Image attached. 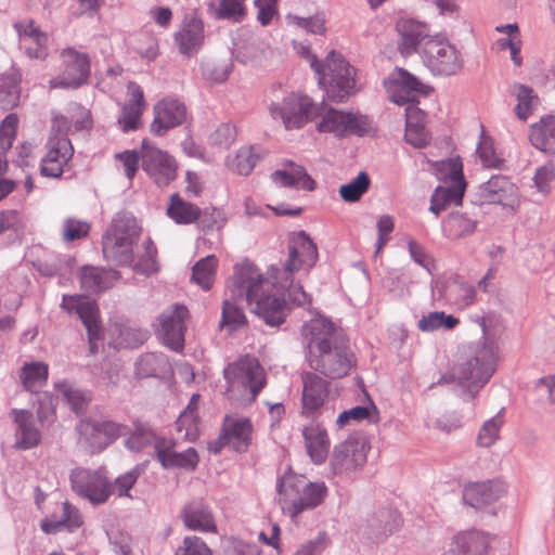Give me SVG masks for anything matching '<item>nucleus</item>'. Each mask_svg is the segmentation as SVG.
I'll use <instances>...</instances> for the list:
<instances>
[{
	"label": "nucleus",
	"mask_w": 555,
	"mask_h": 555,
	"mask_svg": "<svg viewBox=\"0 0 555 555\" xmlns=\"http://www.w3.org/2000/svg\"><path fill=\"white\" fill-rule=\"evenodd\" d=\"M512 92L517 100L515 113L519 119L526 120L537 105L538 98L533 94L531 88L521 83L514 85Z\"/></svg>",
	"instance_id": "603ef678"
},
{
	"label": "nucleus",
	"mask_w": 555,
	"mask_h": 555,
	"mask_svg": "<svg viewBox=\"0 0 555 555\" xmlns=\"http://www.w3.org/2000/svg\"><path fill=\"white\" fill-rule=\"evenodd\" d=\"M61 307L68 313L78 314L88 333L90 352H96L101 326L95 301L81 295H64Z\"/></svg>",
	"instance_id": "dca6fc26"
},
{
	"label": "nucleus",
	"mask_w": 555,
	"mask_h": 555,
	"mask_svg": "<svg viewBox=\"0 0 555 555\" xmlns=\"http://www.w3.org/2000/svg\"><path fill=\"white\" fill-rule=\"evenodd\" d=\"M273 119L281 120L286 129L300 128L320 114L319 105L307 95L291 93L281 102L270 105Z\"/></svg>",
	"instance_id": "9b49d317"
},
{
	"label": "nucleus",
	"mask_w": 555,
	"mask_h": 555,
	"mask_svg": "<svg viewBox=\"0 0 555 555\" xmlns=\"http://www.w3.org/2000/svg\"><path fill=\"white\" fill-rule=\"evenodd\" d=\"M503 424L504 415L502 409L493 417L483 422L477 436V444L482 448L492 447L500 437V430Z\"/></svg>",
	"instance_id": "8fccbe9b"
},
{
	"label": "nucleus",
	"mask_w": 555,
	"mask_h": 555,
	"mask_svg": "<svg viewBox=\"0 0 555 555\" xmlns=\"http://www.w3.org/2000/svg\"><path fill=\"white\" fill-rule=\"evenodd\" d=\"M115 348H133L143 344L147 338V332L130 326H116L112 331Z\"/></svg>",
	"instance_id": "3c124183"
},
{
	"label": "nucleus",
	"mask_w": 555,
	"mask_h": 555,
	"mask_svg": "<svg viewBox=\"0 0 555 555\" xmlns=\"http://www.w3.org/2000/svg\"><path fill=\"white\" fill-rule=\"evenodd\" d=\"M176 555H211V551L201 538L191 535L184 538Z\"/></svg>",
	"instance_id": "774afa93"
},
{
	"label": "nucleus",
	"mask_w": 555,
	"mask_h": 555,
	"mask_svg": "<svg viewBox=\"0 0 555 555\" xmlns=\"http://www.w3.org/2000/svg\"><path fill=\"white\" fill-rule=\"evenodd\" d=\"M118 278L119 275L116 271L85 267L80 273V283L86 291L96 293L111 287Z\"/></svg>",
	"instance_id": "ea45409f"
},
{
	"label": "nucleus",
	"mask_w": 555,
	"mask_h": 555,
	"mask_svg": "<svg viewBox=\"0 0 555 555\" xmlns=\"http://www.w3.org/2000/svg\"><path fill=\"white\" fill-rule=\"evenodd\" d=\"M271 180L276 186L314 190L315 183L300 165L288 164L271 175Z\"/></svg>",
	"instance_id": "473e14b6"
},
{
	"label": "nucleus",
	"mask_w": 555,
	"mask_h": 555,
	"mask_svg": "<svg viewBox=\"0 0 555 555\" xmlns=\"http://www.w3.org/2000/svg\"><path fill=\"white\" fill-rule=\"evenodd\" d=\"M246 0H207L206 7L210 16L217 20L241 22L245 16Z\"/></svg>",
	"instance_id": "58836bf2"
},
{
	"label": "nucleus",
	"mask_w": 555,
	"mask_h": 555,
	"mask_svg": "<svg viewBox=\"0 0 555 555\" xmlns=\"http://www.w3.org/2000/svg\"><path fill=\"white\" fill-rule=\"evenodd\" d=\"M325 16L322 13H318L311 17H301L294 14L286 15V22L289 26L304 29L314 35H323L325 33Z\"/></svg>",
	"instance_id": "5fc2aeb1"
},
{
	"label": "nucleus",
	"mask_w": 555,
	"mask_h": 555,
	"mask_svg": "<svg viewBox=\"0 0 555 555\" xmlns=\"http://www.w3.org/2000/svg\"><path fill=\"white\" fill-rule=\"evenodd\" d=\"M397 31L399 35L398 49L404 56L414 53L420 54V49L427 39H433L435 35L430 34L429 27L414 20H400L397 23Z\"/></svg>",
	"instance_id": "4be33fe9"
},
{
	"label": "nucleus",
	"mask_w": 555,
	"mask_h": 555,
	"mask_svg": "<svg viewBox=\"0 0 555 555\" xmlns=\"http://www.w3.org/2000/svg\"><path fill=\"white\" fill-rule=\"evenodd\" d=\"M495 31L504 35V37L496 39L493 43V49L496 51L508 50L521 38L519 27L516 23L499 25L495 27Z\"/></svg>",
	"instance_id": "052dcab7"
},
{
	"label": "nucleus",
	"mask_w": 555,
	"mask_h": 555,
	"mask_svg": "<svg viewBox=\"0 0 555 555\" xmlns=\"http://www.w3.org/2000/svg\"><path fill=\"white\" fill-rule=\"evenodd\" d=\"M480 195L490 204H500L511 209L519 203L517 186L505 176H492L480 186Z\"/></svg>",
	"instance_id": "5701e85b"
},
{
	"label": "nucleus",
	"mask_w": 555,
	"mask_h": 555,
	"mask_svg": "<svg viewBox=\"0 0 555 555\" xmlns=\"http://www.w3.org/2000/svg\"><path fill=\"white\" fill-rule=\"evenodd\" d=\"M218 260L216 256L209 255L198 260L192 271V280L203 289L208 291L214 283Z\"/></svg>",
	"instance_id": "de8ad7c7"
},
{
	"label": "nucleus",
	"mask_w": 555,
	"mask_h": 555,
	"mask_svg": "<svg viewBox=\"0 0 555 555\" xmlns=\"http://www.w3.org/2000/svg\"><path fill=\"white\" fill-rule=\"evenodd\" d=\"M253 424L249 418L241 415H230L224 418L221 440L234 450L244 452L251 442Z\"/></svg>",
	"instance_id": "cd10ccee"
},
{
	"label": "nucleus",
	"mask_w": 555,
	"mask_h": 555,
	"mask_svg": "<svg viewBox=\"0 0 555 555\" xmlns=\"http://www.w3.org/2000/svg\"><path fill=\"white\" fill-rule=\"evenodd\" d=\"M477 221L461 211L451 212L443 222V230L448 237L461 238L475 232Z\"/></svg>",
	"instance_id": "a18cd8bd"
},
{
	"label": "nucleus",
	"mask_w": 555,
	"mask_h": 555,
	"mask_svg": "<svg viewBox=\"0 0 555 555\" xmlns=\"http://www.w3.org/2000/svg\"><path fill=\"white\" fill-rule=\"evenodd\" d=\"M473 321L482 332L480 340L462 345L459 349L456 363L450 371L449 379L477 392L495 371L496 352L493 347V334L490 330V318L475 315Z\"/></svg>",
	"instance_id": "7ed1b4c3"
},
{
	"label": "nucleus",
	"mask_w": 555,
	"mask_h": 555,
	"mask_svg": "<svg viewBox=\"0 0 555 555\" xmlns=\"http://www.w3.org/2000/svg\"><path fill=\"white\" fill-rule=\"evenodd\" d=\"M189 311L185 306L175 304L165 309L158 317V334L164 344L175 351L184 346L185 320Z\"/></svg>",
	"instance_id": "a211bd4d"
},
{
	"label": "nucleus",
	"mask_w": 555,
	"mask_h": 555,
	"mask_svg": "<svg viewBox=\"0 0 555 555\" xmlns=\"http://www.w3.org/2000/svg\"><path fill=\"white\" fill-rule=\"evenodd\" d=\"M231 297L224 299L222 305V321L221 325H229L232 327H238L245 324L246 318L242 309L237 306V304L234 301V299H242L245 300V298L242 297H234L233 294L230 292Z\"/></svg>",
	"instance_id": "13d9d810"
},
{
	"label": "nucleus",
	"mask_w": 555,
	"mask_h": 555,
	"mask_svg": "<svg viewBox=\"0 0 555 555\" xmlns=\"http://www.w3.org/2000/svg\"><path fill=\"white\" fill-rule=\"evenodd\" d=\"M227 393L230 398L251 403L266 386V374L259 361L250 356L241 357L223 370Z\"/></svg>",
	"instance_id": "0eeeda50"
},
{
	"label": "nucleus",
	"mask_w": 555,
	"mask_h": 555,
	"mask_svg": "<svg viewBox=\"0 0 555 555\" xmlns=\"http://www.w3.org/2000/svg\"><path fill=\"white\" fill-rule=\"evenodd\" d=\"M302 380V411L306 415L315 413L331 396V383L318 372H305Z\"/></svg>",
	"instance_id": "412c9836"
},
{
	"label": "nucleus",
	"mask_w": 555,
	"mask_h": 555,
	"mask_svg": "<svg viewBox=\"0 0 555 555\" xmlns=\"http://www.w3.org/2000/svg\"><path fill=\"white\" fill-rule=\"evenodd\" d=\"M15 428V448L28 450L37 447L41 440V431L30 411L13 409L12 412Z\"/></svg>",
	"instance_id": "bb28decb"
},
{
	"label": "nucleus",
	"mask_w": 555,
	"mask_h": 555,
	"mask_svg": "<svg viewBox=\"0 0 555 555\" xmlns=\"http://www.w3.org/2000/svg\"><path fill=\"white\" fill-rule=\"evenodd\" d=\"M302 344L309 366L336 379L349 374L354 365L353 353L335 324L321 315L304 323Z\"/></svg>",
	"instance_id": "f257e3e1"
},
{
	"label": "nucleus",
	"mask_w": 555,
	"mask_h": 555,
	"mask_svg": "<svg viewBox=\"0 0 555 555\" xmlns=\"http://www.w3.org/2000/svg\"><path fill=\"white\" fill-rule=\"evenodd\" d=\"M401 526V517L395 509L383 508L367 519L366 530L371 538L383 541Z\"/></svg>",
	"instance_id": "2f4dec72"
},
{
	"label": "nucleus",
	"mask_w": 555,
	"mask_h": 555,
	"mask_svg": "<svg viewBox=\"0 0 555 555\" xmlns=\"http://www.w3.org/2000/svg\"><path fill=\"white\" fill-rule=\"evenodd\" d=\"M279 502L292 518L319 506L327 494L324 482H311L304 476L285 474L278 481Z\"/></svg>",
	"instance_id": "423d86ee"
},
{
	"label": "nucleus",
	"mask_w": 555,
	"mask_h": 555,
	"mask_svg": "<svg viewBox=\"0 0 555 555\" xmlns=\"http://www.w3.org/2000/svg\"><path fill=\"white\" fill-rule=\"evenodd\" d=\"M369 186L370 178L366 172L361 171L352 181L340 186L339 194L346 202H357L367 191Z\"/></svg>",
	"instance_id": "6e6d98bb"
},
{
	"label": "nucleus",
	"mask_w": 555,
	"mask_h": 555,
	"mask_svg": "<svg viewBox=\"0 0 555 555\" xmlns=\"http://www.w3.org/2000/svg\"><path fill=\"white\" fill-rule=\"evenodd\" d=\"M505 491L506 487L501 481L473 483L465 488L463 499L470 506L479 508L496 501Z\"/></svg>",
	"instance_id": "7c9ffc66"
},
{
	"label": "nucleus",
	"mask_w": 555,
	"mask_h": 555,
	"mask_svg": "<svg viewBox=\"0 0 555 555\" xmlns=\"http://www.w3.org/2000/svg\"><path fill=\"white\" fill-rule=\"evenodd\" d=\"M262 53V44L258 38H250L246 42L237 43L235 48L236 59L246 64L259 61Z\"/></svg>",
	"instance_id": "bf43d9fd"
},
{
	"label": "nucleus",
	"mask_w": 555,
	"mask_h": 555,
	"mask_svg": "<svg viewBox=\"0 0 555 555\" xmlns=\"http://www.w3.org/2000/svg\"><path fill=\"white\" fill-rule=\"evenodd\" d=\"M530 142L540 151L555 154V116L542 117L531 126Z\"/></svg>",
	"instance_id": "4c0bfd02"
},
{
	"label": "nucleus",
	"mask_w": 555,
	"mask_h": 555,
	"mask_svg": "<svg viewBox=\"0 0 555 555\" xmlns=\"http://www.w3.org/2000/svg\"><path fill=\"white\" fill-rule=\"evenodd\" d=\"M234 297L245 298L251 312L262 319L266 324L276 326L284 322L287 307L283 291L262 278L259 269L249 262L236 264L234 274L228 285Z\"/></svg>",
	"instance_id": "f03ea898"
},
{
	"label": "nucleus",
	"mask_w": 555,
	"mask_h": 555,
	"mask_svg": "<svg viewBox=\"0 0 555 555\" xmlns=\"http://www.w3.org/2000/svg\"><path fill=\"white\" fill-rule=\"evenodd\" d=\"M167 214L176 223L189 224L199 218L201 209L196 205L183 201L178 194H173L170 197Z\"/></svg>",
	"instance_id": "37998d69"
},
{
	"label": "nucleus",
	"mask_w": 555,
	"mask_h": 555,
	"mask_svg": "<svg viewBox=\"0 0 555 555\" xmlns=\"http://www.w3.org/2000/svg\"><path fill=\"white\" fill-rule=\"evenodd\" d=\"M204 38V23L191 17L185 20L175 34V43L181 54L191 57L201 50Z\"/></svg>",
	"instance_id": "c85d7f7f"
},
{
	"label": "nucleus",
	"mask_w": 555,
	"mask_h": 555,
	"mask_svg": "<svg viewBox=\"0 0 555 555\" xmlns=\"http://www.w3.org/2000/svg\"><path fill=\"white\" fill-rule=\"evenodd\" d=\"M390 83V100L399 105L409 103L405 108V127H410V124H414V127L425 125L424 113L413 104L415 92L422 91L423 83L404 69H399Z\"/></svg>",
	"instance_id": "4468645a"
},
{
	"label": "nucleus",
	"mask_w": 555,
	"mask_h": 555,
	"mask_svg": "<svg viewBox=\"0 0 555 555\" xmlns=\"http://www.w3.org/2000/svg\"><path fill=\"white\" fill-rule=\"evenodd\" d=\"M258 159L259 155L254 146H242L234 156L228 159V166L232 171L247 176L251 172Z\"/></svg>",
	"instance_id": "09e8293b"
},
{
	"label": "nucleus",
	"mask_w": 555,
	"mask_h": 555,
	"mask_svg": "<svg viewBox=\"0 0 555 555\" xmlns=\"http://www.w3.org/2000/svg\"><path fill=\"white\" fill-rule=\"evenodd\" d=\"M555 183V166L553 163H546L535 169L533 176V186L538 192L547 194Z\"/></svg>",
	"instance_id": "680f3d73"
},
{
	"label": "nucleus",
	"mask_w": 555,
	"mask_h": 555,
	"mask_svg": "<svg viewBox=\"0 0 555 555\" xmlns=\"http://www.w3.org/2000/svg\"><path fill=\"white\" fill-rule=\"evenodd\" d=\"M135 242L126 237L106 233L102 237V249L106 260L118 266H131L133 271L150 275L158 271L156 261V247L154 243L147 238L144 244V253L138 259L133 256V246Z\"/></svg>",
	"instance_id": "6e6552de"
},
{
	"label": "nucleus",
	"mask_w": 555,
	"mask_h": 555,
	"mask_svg": "<svg viewBox=\"0 0 555 555\" xmlns=\"http://www.w3.org/2000/svg\"><path fill=\"white\" fill-rule=\"evenodd\" d=\"M319 107L320 114L317 118L321 120L317 128L320 132L333 133L336 137H344L347 133L363 135L372 129V120L365 115L327 108L323 104Z\"/></svg>",
	"instance_id": "ddd939ff"
},
{
	"label": "nucleus",
	"mask_w": 555,
	"mask_h": 555,
	"mask_svg": "<svg viewBox=\"0 0 555 555\" xmlns=\"http://www.w3.org/2000/svg\"><path fill=\"white\" fill-rule=\"evenodd\" d=\"M20 78L13 74L0 80V108L11 109L20 101Z\"/></svg>",
	"instance_id": "864d4df0"
},
{
	"label": "nucleus",
	"mask_w": 555,
	"mask_h": 555,
	"mask_svg": "<svg viewBox=\"0 0 555 555\" xmlns=\"http://www.w3.org/2000/svg\"><path fill=\"white\" fill-rule=\"evenodd\" d=\"M428 163L433 166L434 175L442 181L440 186H447V190L453 193L455 198L463 197L466 182L463 177V164L460 157Z\"/></svg>",
	"instance_id": "a878e982"
},
{
	"label": "nucleus",
	"mask_w": 555,
	"mask_h": 555,
	"mask_svg": "<svg viewBox=\"0 0 555 555\" xmlns=\"http://www.w3.org/2000/svg\"><path fill=\"white\" fill-rule=\"evenodd\" d=\"M302 434L308 454L312 462L315 464L323 463L327 456L330 448V440L327 438L326 430L319 424H311L304 429Z\"/></svg>",
	"instance_id": "f704fd0d"
},
{
	"label": "nucleus",
	"mask_w": 555,
	"mask_h": 555,
	"mask_svg": "<svg viewBox=\"0 0 555 555\" xmlns=\"http://www.w3.org/2000/svg\"><path fill=\"white\" fill-rule=\"evenodd\" d=\"M90 224L76 218H66L63 222L62 236L65 242L80 240L88 235Z\"/></svg>",
	"instance_id": "69168bd1"
},
{
	"label": "nucleus",
	"mask_w": 555,
	"mask_h": 555,
	"mask_svg": "<svg viewBox=\"0 0 555 555\" xmlns=\"http://www.w3.org/2000/svg\"><path fill=\"white\" fill-rule=\"evenodd\" d=\"M128 100L121 106L117 122L124 132L138 130L142 126L141 117L145 109V99L142 88L130 81L127 86Z\"/></svg>",
	"instance_id": "b1692460"
},
{
	"label": "nucleus",
	"mask_w": 555,
	"mask_h": 555,
	"mask_svg": "<svg viewBox=\"0 0 555 555\" xmlns=\"http://www.w3.org/2000/svg\"><path fill=\"white\" fill-rule=\"evenodd\" d=\"M142 228L135 217L128 212H119L112 220L106 233L126 237L129 241L138 242Z\"/></svg>",
	"instance_id": "c03bdc74"
},
{
	"label": "nucleus",
	"mask_w": 555,
	"mask_h": 555,
	"mask_svg": "<svg viewBox=\"0 0 555 555\" xmlns=\"http://www.w3.org/2000/svg\"><path fill=\"white\" fill-rule=\"evenodd\" d=\"M64 64L63 72L50 80L51 88H78L83 85L90 75V61L86 53L73 48L61 52Z\"/></svg>",
	"instance_id": "f3484780"
},
{
	"label": "nucleus",
	"mask_w": 555,
	"mask_h": 555,
	"mask_svg": "<svg viewBox=\"0 0 555 555\" xmlns=\"http://www.w3.org/2000/svg\"><path fill=\"white\" fill-rule=\"evenodd\" d=\"M177 430L180 434H183V437L193 441L198 436V424H197V415L196 413L189 409H185L179 416L177 421Z\"/></svg>",
	"instance_id": "e2e57ef3"
},
{
	"label": "nucleus",
	"mask_w": 555,
	"mask_h": 555,
	"mask_svg": "<svg viewBox=\"0 0 555 555\" xmlns=\"http://www.w3.org/2000/svg\"><path fill=\"white\" fill-rule=\"evenodd\" d=\"M158 437L149 428L140 427L135 429L127 439L126 447L134 452L143 450L147 446L155 447Z\"/></svg>",
	"instance_id": "0e129e2a"
},
{
	"label": "nucleus",
	"mask_w": 555,
	"mask_h": 555,
	"mask_svg": "<svg viewBox=\"0 0 555 555\" xmlns=\"http://www.w3.org/2000/svg\"><path fill=\"white\" fill-rule=\"evenodd\" d=\"M317 260V245L309 235L304 231L294 232L289 236L287 260L283 268L273 270L271 278L274 280V286L287 291L288 298L293 304L297 306L309 304V295L300 284L294 283L293 274L299 271H309Z\"/></svg>",
	"instance_id": "20e7f679"
},
{
	"label": "nucleus",
	"mask_w": 555,
	"mask_h": 555,
	"mask_svg": "<svg viewBox=\"0 0 555 555\" xmlns=\"http://www.w3.org/2000/svg\"><path fill=\"white\" fill-rule=\"evenodd\" d=\"M302 55L309 61L319 85L330 99L341 102L356 92V69L341 54L331 51L322 63L318 62L309 48H302Z\"/></svg>",
	"instance_id": "39448f33"
},
{
	"label": "nucleus",
	"mask_w": 555,
	"mask_h": 555,
	"mask_svg": "<svg viewBox=\"0 0 555 555\" xmlns=\"http://www.w3.org/2000/svg\"><path fill=\"white\" fill-rule=\"evenodd\" d=\"M154 119L151 132L164 135L167 131L182 125L186 119V107L179 99L167 96L154 105Z\"/></svg>",
	"instance_id": "aec40b11"
},
{
	"label": "nucleus",
	"mask_w": 555,
	"mask_h": 555,
	"mask_svg": "<svg viewBox=\"0 0 555 555\" xmlns=\"http://www.w3.org/2000/svg\"><path fill=\"white\" fill-rule=\"evenodd\" d=\"M406 248L411 259L416 264L424 268L429 274H434L437 269L435 259L422 244L412 237H408Z\"/></svg>",
	"instance_id": "4d7b16f0"
},
{
	"label": "nucleus",
	"mask_w": 555,
	"mask_h": 555,
	"mask_svg": "<svg viewBox=\"0 0 555 555\" xmlns=\"http://www.w3.org/2000/svg\"><path fill=\"white\" fill-rule=\"evenodd\" d=\"M69 122L64 115L54 114L51 133L46 143V154L41 158L40 172L43 177L59 178L64 171V166L72 158L74 147L67 138Z\"/></svg>",
	"instance_id": "1a4fd4ad"
},
{
	"label": "nucleus",
	"mask_w": 555,
	"mask_h": 555,
	"mask_svg": "<svg viewBox=\"0 0 555 555\" xmlns=\"http://www.w3.org/2000/svg\"><path fill=\"white\" fill-rule=\"evenodd\" d=\"M83 525V517L79 509L69 502L61 504V515H52L41 521V530L52 534L60 531L74 532Z\"/></svg>",
	"instance_id": "c756f323"
},
{
	"label": "nucleus",
	"mask_w": 555,
	"mask_h": 555,
	"mask_svg": "<svg viewBox=\"0 0 555 555\" xmlns=\"http://www.w3.org/2000/svg\"><path fill=\"white\" fill-rule=\"evenodd\" d=\"M460 320L452 314H447L443 311H433L423 315L417 322V328L421 332L431 333L436 331H450L453 330Z\"/></svg>",
	"instance_id": "49530a36"
},
{
	"label": "nucleus",
	"mask_w": 555,
	"mask_h": 555,
	"mask_svg": "<svg viewBox=\"0 0 555 555\" xmlns=\"http://www.w3.org/2000/svg\"><path fill=\"white\" fill-rule=\"evenodd\" d=\"M77 433L78 444L85 450L94 453L104 449L99 421L81 420L77 425Z\"/></svg>",
	"instance_id": "a19ab883"
},
{
	"label": "nucleus",
	"mask_w": 555,
	"mask_h": 555,
	"mask_svg": "<svg viewBox=\"0 0 555 555\" xmlns=\"http://www.w3.org/2000/svg\"><path fill=\"white\" fill-rule=\"evenodd\" d=\"M366 446L362 439L350 437L336 446L331 459L335 475H350L366 463Z\"/></svg>",
	"instance_id": "6ab92c4d"
},
{
	"label": "nucleus",
	"mask_w": 555,
	"mask_h": 555,
	"mask_svg": "<svg viewBox=\"0 0 555 555\" xmlns=\"http://www.w3.org/2000/svg\"><path fill=\"white\" fill-rule=\"evenodd\" d=\"M140 158L142 169L158 186H166L176 179V160L167 152L145 140L142 143Z\"/></svg>",
	"instance_id": "2eb2a0df"
},
{
	"label": "nucleus",
	"mask_w": 555,
	"mask_h": 555,
	"mask_svg": "<svg viewBox=\"0 0 555 555\" xmlns=\"http://www.w3.org/2000/svg\"><path fill=\"white\" fill-rule=\"evenodd\" d=\"M171 373V365L163 353L149 352L135 362V375L140 378L165 377Z\"/></svg>",
	"instance_id": "c9c22d12"
},
{
	"label": "nucleus",
	"mask_w": 555,
	"mask_h": 555,
	"mask_svg": "<svg viewBox=\"0 0 555 555\" xmlns=\"http://www.w3.org/2000/svg\"><path fill=\"white\" fill-rule=\"evenodd\" d=\"M420 56L434 76H454L464 67V59L460 50L446 36L438 34L425 41L420 49Z\"/></svg>",
	"instance_id": "9d476101"
},
{
	"label": "nucleus",
	"mask_w": 555,
	"mask_h": 555,
	"mask_svg": "<svg viewBox=\"0 0 555 555\" xmlns=\"http://www.w3.org/2000/svg\"><path fill=\"white\" fill-rule=\"evenodd\" d=\"M183 521L193 530L216 531V524L209 508L201 501L192 502L184 507Z\"/></svg>",
	"instance_id": "e433bc0d"
},
{
	"label": "nucleus",
	"mask_w": 555,
	"mask_h": 555,
	"mask_svg": "<svg viewBox=\"0 0 555 555\" xmlns=\"http://www.w3.org/2000/svg\"><path fill=\"white\" fill-rule=\"evenodd\" d=\"M21 49L30 59L43 60L48 56V35L35 26L33 21H22L15 24Z\"/></svg>",
	"instance_id": "393cba45"
},
{
	"label": "nucleus",
	"mask_w": 555,
	"mask_h": 555,
	"mask_svg": "<svg viewBox=\"0 0 555 555\" xmlns=\"http://www.w3.org/2000/svg\"><path fill=\"white\" fill-rule=\"evenodd\" d=\"M69 480L72 490L92 505L105 503L113 493L112 483L103 468L77 467L72 470Z\"/></svg>",
	"instance_id": "f8f14e48"
},
{
	"label": "nucleus",
	"mask_w": 555,
	"mask_h": 555,
	"mask_svg": "<svg viewBox=\"0 0 555 555\" xmlns=\"http://www.w3.org/2000/svg\"><path fill=\"white\" fill-rule=\"evenodd\" d=\"M489 537L478 530L459 533L453 541L456 555H486L489 548Z\"/></svg>",
	"instance_id": "72a5a7b5"
},
{
	"label": "nucleus",
	"mask_w": 555,
	"mask_h": 555,
	"mask_svg": "<svg viewBox=\"0 0 555 555\" xmlns=\"http://www.w3.org/2000/svg\"><path fill=\"white\" fill-rule=\"evenodd\" d=\"M49 366L41 361L25 362L21 369L20 378L28 391H37L48 379Z\"/></svg>",
	"instance_id": "79ce46f5"
},
{
	"label": "nucleus",
	"mask_w": 555,
	"mask_h": 555,
	"mask_svg": "<svg viewBox=\"0 0 555 555\" xmlns=\"http://www.w3.org/2000/svg\"><path fill=\"white\" fill-rule=\"evenodd\" d=\"M199 461L198 454L194 448H189L182 452H175L171 462L167 460L165 469L182 468L193 470Z\"/></svg>",
	"instance_id": "338daca9"
}]
</instances>
